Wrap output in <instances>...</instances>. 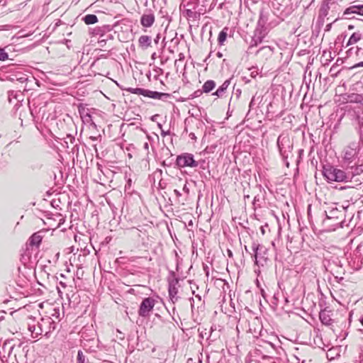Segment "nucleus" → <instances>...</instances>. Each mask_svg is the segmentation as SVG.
I'll use <instances>...</instances> for the list:
<instances>
[{"mask_svg": "<svg viewBox=\"0 0 363 363\" xmlns=\"http://www.w3.org/2000/svg\"><path fill=\"white\" fill-rule=\"evenodd\" d=\"M183 191L187 194L189 193V189L187 187L186 184H184Z\"/></svg>", "mask_w": 363, "mask_h": 363, "instance_id": "obj_35", "label": "nucleus"}, {"mask_svg": "<svg viewBox=\"0 0 363 363\" xmlns=\"http://www.w3.org/2000/svg\"><path fill=\"white\" fill-rule=\"evenodd\" d=\"M9 58L7 52H5L4 48H0V60L4 61Z\"/></svg>", "mask_w": 363, "mask_h": 363, "instance_id": "obj_29", "label": "nucleus"}, {"mask_svg": "<svg viewBox=\"0 0 363 363\" xmlns=\"http://www.w3.org/2000/svg\"><path fill=\"white\" fill-rule=\"evenodd\" d=\"M355 130L359 135V138L363 136V104L362 105V112L357 115Z\"/></svg>", "mask_w": 363, "mask_h": 363, "instance_id": "obj_9", "label": "nucleus"}, {"mask_svg": "<svg viewBox=\"0 0 363 363\" xmlns=\"http://www.w3.org/2000/svg\"><path fill=\"white\" fill-rule=\"evenodd\" d=\"M259 249V245L254 243L252 246V250L255 254V260H257V250Z\"/></svg>", "mask_w": 363, "mask_h": 363, "instance_id": "obj_30", "label": "nucleus"}, {"mask_svg": "<svg viewBox=\"0 0 363 363\" xmlns=\"http://www.w3.org/2000/svg\"><path fill=\"white\" fill-rule=\"evenodd\" d=\"M320 319L321 322L325 325H330V322L331 320L329 315H328L325 312L320 313Z\"/></svg>", "mask_w": 363, "mask_h": 363, "instance_id": "obj_24", "label": "nucleus"}, {"mask_svg": "<svg viewBox=\"0 0 363 363\" xmlns=\"http://www.w3.org/2000/svg\"><path fill=\"white\" fill-rule=\"evenodd\" d=\"M296 361H298L297 363H299V359L297 357H296Z\"/></svg>", "mask_w": 363, "mask_h": 363, "instance_id": "obj_51", "label": "nucleus"}, {"mask_svg": "<svg viewBox=\"0 0 363 363\" xmlns=\"http://www.w3.org/2000/svg\"><path fill=\"white\" fill-rule=\"evenodd\" d=\"M29 330L32 333V334L36 335V332L40 331L39 323L38 324V328H36L35 325L29 326ZM37 336L38 335H35V337Z\"/></svg>", "mask_w": 363, "mask_h": 363, "instance_id": "obj_31", "label": "nucleus"}, {"mask_svg": "<svg viewBox=\"0 0 363 363\" xmlns=\"http://www.w3.org/2000/svg\"><path fill=\"white\" fill-rule=\"evenodd\" d=\"M290 301L288 300V298H285V303L283 306V310L290 315L291 313H293L294 310V301H291V304H289Z\"/></svg>", "mask_w": 363, "mask_h": 363, "instance_id": "obj_20", "label": "nucleus"}, {"mask_svg": "<svg viewBox=\"0 0 363 363\" xmlns=\"http://www.w3.org/2000/svg\"><path fill=\"white\" fill-rule=\"evenodd\" d=\"M187 13H191V11L190 10H187Z\"/></svg>", "mask_w": 363, "mask_h": 363, "instance_id": "obj_53", "label": "nucleus"}, {"mask_svg": "<svg viewBox=\"0 0 363 363\" xmlns=\"http://www.w3.org/2000/svg\"><path fill=\"white\" fill-rule=\"evenodd\" d=\"M155 22V16L152 13L143 14L140 23L144 27H150Z\"/></svg>", "mask_w": 363, "mask_h": 363, "instance_id": "obj_12", "label": "nucleus"}, {"mask_svg": "<svg viewBox=\"0 0 363 363\" xmlns=\"http://www.w3.org/2000/svg\"><path fill=\"white\" fill-rule=\"evenodd\" d=\"M216 83L213 80L206 81L203 85V91L205 93H208L214 89Z\"/></svg>", "mask_w": 363, "mask_h": 363, "instance_id": "obj_19", "label": "nucleus"}, {"mask_svg": "<svg viewBox=\"0 0 363 363\" xmlns=\"http://www.w3.org/2000/svg\"><path fill=\"white\" fill-rule=\"evenodd\" d=\"M347 207L340 206L337 208L335 204V207H331L328 211H324L325 218L323 220V225L325 230L333 231L337 228L343 227Z\"/></svg>", "mask_w": 363, "mask_h": 363, "instance_id": "obj_1", "label": "nucleus"}, {"mask_svg": "<svg viewBox=\"0 0 363 363\" xmlns=\"http://www.w3.org/2000/svg\"><path fill=\"white\" fill-rule=\"evenodd\" d=\"M168 134H169V132H168V131H167V132H166V131H164V130H162L161 135H162L163 137L166 136V135H168Z\"/></svg>", "mask_w": 363, "mask_h": 363, "instance_id": "obj_36", "label": "nucleus"}, {"mask_svg": "<svg viewBox=\"0 0 363 363\" xmlns=\"http://www.w3.org/2000/svg\"><path fill=\"white\" fill-rule=\"evenodd\" d=\"M337 20H338V18H335V20L333 23H334V22L337 21Z\"/></svg>", "mask_w": 363, "mask_h": 363, "instance_id": "obj_56", "label": "nucleus"}, {"mask_svg": "<svg viewBox=\"0 0 363 363\" xmlns=\"http://www.w3.org/2000/svg\"><path fill=\"white\" fill-rule=\"evenodd\" d=\"M198 92H200V93H201V91H195V94H196Z\"/></svg>", "mask_w": 363, "mask_h": 363, "instance_id": "obj_54", "label": "nucleus"}, {"mask_svg": "<svg viewBox=\"0 0 363 363\" xmlns=\"http://www.w3.org/2000/svg\"><path fill=\"white\" fill-rule=\"evenodd\" d=\"M331 4L323 0L318 11V16L317 18V24L319 26H323L325 22V18L328 15Z\"/></svg>", "mask_w": 363, "mask_h": 363, "instance_id": "obj_7", "label": "nucleus"}, {"mask_svg": "<svg viewBox=\"0 0 363 363\" xmlns=\"http://www.w3.org/2000/svg\"><path fill=\"white\" fill-rule=\"evenodd\" d=\"M77 363H86L85 356L81 350H79L77 353Z\"/></svg>", "mask_w": 363, "mask_h": 363, "instance_id": "obj_27", "label": "nucleus"}, {"mask_svg": "<svg viewBox=\"0 0 363 363\" xmlns=\"http://www.w3.org/2000/svg\"><path fill=\"white\" fill-rule=\"evenodd\" d=\"M350 14H357L363 16V4L352 5L347 7L343 12L342 18L352 19L354 17H350Z\"/></svg>", "mask_w": 363, "mask_h": 363, "instance_id": "obj_8", "label": "nucleus"}, {"mask_svg": "<svg viewBox=\"0 0 363 363\" xmlns=\"http://www.w3.org/2000/svg\"><path fill=\"white\" fill-rule=\"evenodd\" d=\"M227 38V32L225 30H223L220 32L218 38V40L219 44L222 45L226 40Z\"/></svg>", "mask_w": 363, "mask_h": 363, "instance_id": "obj_25", "label": "nucleus"}, {"mask_svg": "<svg viewBox=\"0 0 363 363\" xmlns=\"http://www.w3.org/2000/svg\"><path fill=\"white\" fill-rule=\"evenodd\" d=\"M297 63H298V64L301 67V69H302V70L303 71V70H304V65H303V64H302V63H301V62H298Z\"/></svg>", "mask_w": 363, "mask_h": 363, "instance_id": "obj_39", "label": "nucleus"}, {"mask_svg": "<svg viewBox=\"0 0 363 363\" xmlns=\"http://www.w3.org/2000/svg\"><path fill=\"white\" fill-rule=\"evenodd\" d=\"M347 170L348 174H350V179L351 181L354 176L359 175L363 172V163H354V165L347 166Z\"/></svg>", "mask_w": 363, "mask_h": 363, "instance_id": "obj_10", "label": "nucleus"}, {"mask_svg": "<svg viewBox=\"0 0 363 363\" xmlns=\"http://www.w3.org/2000/svg\"><path fill=\"white\" fill-rule=\"evenodd\" d=\"M360 321H361L362 325H363V317L362 318Z\"/></svg>", "mask_w": 363, "mask_h": 363, "instance_id": "obj_50", "label": "nucleus"}, {"mask_svg": "<svg viewBox=\"0 0 363 363\" xmlns=\"http://www.w3.org/2000/svg\"><path fill=\"white\" fill-rule=\"evenodd\" d=\"M360 67H363V62H360L359 63L354 65L350 69H355V68Z\"/></svg>", "mask_w": 363, "mask_h": 363, "instance_id": "obj_33", "label": "nucleus"}, {"mask_svg": "<svg viewBox=\"0 0 363 363\" xmlns=\"http://www.w3.org/2000/svg\"><path fill=\"white\" fill-rule=\"evenodd\" d=\"M179 56V59L178 60H182L184 57V55L182 53H180Z\"/></svg>", "mask_w": 363, "mask_h": 363, "instance_id": "obj_42", "label": "nucleus"}, {"mask_svg": "<svg viewBox=\"0 0 363 363\" xmlns=\"http://www.w3.org/2000/svg\"><path fill=\"white\" fill-rule=\"evenodd\" d=\"M305 362H306V361H305V360H303V361L302 362V363H305Z\"/></svg>", "mask_w": 363, "mask_h": 363, "instance_id": "obj_58", "label": "nucleus"}, {"mask_svg": "<svg viewBox=\"0 0 363 363\" xmlns=\"http://www.w3.org/2000/svg\"><path fill=\"white\" fill-rule=\"evenodd\" d=\"M354 28V26L353 25L348 26V30H353Z\"/></svg>", "mask_w": 363, "mask_h": 363, "instance_id": "obj_43", "label": "nucleus"}, {"mask_svg": "<svg viewBox=\"0 0 363 363\" xmlns=\"http://www.w3.org/2000/svg\"><path fill=\"white\" fill-rule=\"evenodd\" d=\"M138 42L142 48H147L150 46L151 39L147 35H142L140 37Z\"/></svg>", "mask_w": 363, "mask_h": 363, "instance_id": "obj_17", "label": "nucleus"}, {"mask_svg": "<svg viewBox=\"0 0 363 363\" xmlns=\"http://www.w3.org/2000/svg\"><path fill=\"white\" fill-rule=\"evenodd\" d=\"M145 96H147L152 99H161L163 97L167 98L169 96V94L161 93L157 91H152L149 90H145Z\"/></svg>", "mask_w": 363, "mask_h": 363, "instance_id": "obj_13", "label": "nucleus"}, {"mask_svg": "<svg viewBox=\"0 0 363 363\" xmlns=\"http://www.w3.org/2000/svg\"><path fill=\"white\" fill-rule=\"evenodd\" d=\"M362 50V48H351L347 51V56H350L353 52H354L356 55L359 54V52Z\"/></svg>", "mask_w": 363, "mask_h": 363, "instance_id": "obj_28", "label": "nucleus"}, {"mask_svg": "<svg viewBox=\"0 0 363 363\" xmlns=\"http://www.w3.org/2000/svg\"><path fill=\"white\" fill-rule=\"evenodd\" d=\"M174 194H176V196H178V197H179V196H181V195H182V194H181V193H180L178 190H177V189H175V190L174 191Z\"/></svg>", "mask_w": 363, "mask_h": 363, "instance_id": "obj_37", "label": "nucleus"}, {"mask_svg": "<svg viewBox=\"0 0 363 363\" xmlns=\"http://www.w3.org/2000/svg\"><path fill=\"white\" fill-rule=\"evenodd\" d=\"M362 37V35L359 31L353 33L351 35V36L350 37V38L346 44V46H349L350 45L357 43L359 40H361Z\"/></svg>", "mask_w": 363, "mask_h": 363, "instance_id": "obj_15", "label": "nucleus"}, {"mask_svg": "<svg viewBox=\"0 0 363 363\" xmlns=\"http://www.w3.org/2000/svg\"><path fill=\"white\" fill-rule=\"evenodd\" d=\"M176 163L179 167H196L199 163L194 159V155L190 153H183L178 155Z\"/></svg>", "mask_w": 363, "mask_h": 363, "instance_id": "obj_4", "label": "nucleus"}, {"mask_svg": "<svg viewBox=\"0 0 363 363\" xmlns=\"http://www.w3.org/2000/svg\"><path fill=\"white\" fill-rule=\"evenodd\" d=\"M155 303L156 301L152 297H147L144 298L138 310L139 315L141 317L148 316L150 315V313L153 309Z\"/></svg>", "mask_w": 363, "mask_h": 363, "instance_id": "obj_5", "label": "nucleus"}, {"mask_svg": "<svg viewBox=\"0 0 363 363\" xmlns=\"http://www.w3.org/2000/svg\"><path fill=\"white\" fill-rule=\"evenodd\" d=\"M39 328L40 331L36 332V335L42 334V333L44 331L45 332V335H47L52 330H55V323L50 317H48L46 318H42L40 322H39Z\"/></svg>", "mask_w": 363, "mask_h": 363, "instance_id": "obj_6", "label": "nucleus"}, {"mask_svg": "<svg viewBox=\"0 0 363 363\" xmlns=\"http://www.w3.org/2000/svg\"><path fill=\"white\" fill-rule=\"evenodd\" d=\"M310 208H311V205L308 206V211H310Z\"/></svg>", "mask_w": 363, "mask_h": 363, "instance_id": "obj_52", "label": "nucleus"}, {"mask_svg": "<svg viewBox=\"0 0 363 363\" xmlns=\"http://www.w3.org/2000/svg\"><path fill=\"white\" fill-rule=\"evenodd\" d=\"M30 245H35L38 246L42 240V236L39 233H34L30 238Z\"/></svg>", "mask_w": 363, "mask_h": 363, "instance_id": "obj_18", "label": "nucleus"}, {"mask_svg": "<svg viewBox=\"0 0 363 363\" xmlns=\"http://www.w3.org/2000/svg\"><path fill=\"white\" fill-rule=\"evenodd\" d=\"M332 24H333V23H330L327 24V25H326V26H325V31H329V30H330V29H331V28H332Z\"/></svg>", "mask_w": 363, "mask_h": 363, "instance_id": "obj_34", "label": "nucleus"}, {"mask_svg": "<svg viewBox=\"0 0 363 363\" xmlns=\"http://www.w3.org/2000/svg\"><path fill=\"white\" fill-rule=\"evenodd\" d=\"M160 37L157 35V38L155 40V43H157L158 42Z\"/></svg>", "mask_w": 363, "mask_h": 363, "instance_id": "obj_46", "label": "nucleus"}, {"mask_svg": "<svg viewBox=\"0 0 363 363\" xmlns=\"http://www.w3.org/2000/svg\"><path fill=\"white\" fill-rule=\"evenodd\" d=\"M306 54V50H301L299 52H298V55L301 56V55H304Z\"/></svg>", "mask_w": 363, "mask_h": 363, "instance_id": "obj_38", "label": "nucleus"}, {"mask_svg": "<svg viewBox=\"0 0 363 363\" xmlns=\"http://www.w3.org/2000/svg\"><path fill=\"white\" fill-rule=\"evenodd\" d=\"M84 21L86 24H94L98 21V18L96 15L94 14H88L85 16L84 18Z\"/></svg>", "mask_w": 363, "mask_h": 363, "instance_id": "obj_21", "label": "nucleus"}, {"mask_svg": "<svg viewBox=\"0 0 363 363\" xmlns=\"http://www.w3.org/2000/svg\"><path fill=\"white\" fill-rule=\"evenodd\" d=\"M337 67H338V65H337V64L336 63L335 65H333L330 67V70H329V73H330V76H331L332 77H334V78H335V77H337L338 74L341 72V70H342V69H337Z\"/></svg>", "mask_w": 363, "mask_h": 363, "instance_id": "obj_22", "label": "nucleus"}, {"mask_svg": "<svg viewBox=\"0 0 363 363\" xmlns=\"http://www.w3.org/2000/svg\"><path fill=\"white\" fill-rule=\"evenodd\" d=\"M189 136L191 137V139H196V136H195V134L194 133H190Z\"/></svg>", "mask_w": 363, "mask_h": 363, "instance_id": "obj_41", "label": "nucleus"}, {"mask_svg": "<svg viewBox=\"0 0 363 363\" xmlns=\"http://www.w3.org/2000/svg\"><path fill=\"white\" fill-rule=\"evenodd\" d=\"M301 233H302V230L301 229L300 235H301V239L304 241V237H303V235H302Z\"/></svg>", "mask_w": 363, "mask_h": 363, "instance_id": "obj_45", "label": "nucleus"}, {"mask_svg": "<svg viewBox=\"0 0 363 363\" xmlns=\"http://www.w3.org/2000/svg\"><path fill=\"white\" fill-rule=\"evenodd\" d=\"M303 153V150H298V156H299V157H301Z\"/></svg>", "mask_w": 363, "mask_h": 363, "instance_id": "obj_40", "label": "nucleus"}, {"mask_svg": "<svg viewBox=\"0 0 363 363\" xmlns=\"http://www.w3.org/2000/svg\"><path fill=\"white\" fill-rule=\"evenodd\" d=\"M323 174L328 182H350V174H348L347 170L344 171L330 164L323 167Z\"/></svg>", "mask_w": 363, "mask_h": 363, "instance_id": "obj_2", "label": "nucleus"}, {"mask_svg": "<svg viewBox=\"0 0 363 363\" xmlns=\"http://www.w3.org/2000/svg\"><path fill=\"white\" fill-rule=\"evenodd\" d=\"M216 55H217V56H218V57H222V56H223L222 53H221V52H217V54H216Z\"/></svg>", "mask_w": 363, "mask_h": 363, "instance_id": "obj_44", "label": "nucleus"}, {"mask_svg": "<svg viewBox=\"0 0 363 363\" xmlns=\"http://www.w3.org/2000/svg\"><path fill=\"white\" fill-rule=\"evenodd\" d=\"M228 255H229L230 257H231V256H232V252H231V251H230V250H228Z\"/></svg>", "mask_w": 363, "mask_h": 363, "instance_id": "obj_47", "label": "nucleus"}, {"mask_svg": "<svg viewBox=\"0 0 363 363\" xmlns=\"http://www.w3.org/2000/svg\"><path fill=\"white\" fill-rule=\"evenodd\" d=\"M126 90L131 94H135L138 95L145 96V89H143L141 88H128Z\"/></svg>", "mask_w": 363, "mask_h": 363, "instance_id": "obj_23", "label": "nucleus"}, {"mask_svg": "<svg viewBox=\"0 0 363 363\" xmlns=\"http://www.w3.org/2000/svg\"><path fill=\"white\" fill-rule=\"evenodd\" d=\"M145 147L147 149L148 148V144L147 143L145 144Z\"/></svg>", "mask_w": 363, "mask_h": 363, "instance_id": "obj_48", "label": "nucleus"}, {"mask_svg": "<svg viewBox=\"0 0 363 363\" xmlns=\"http://www.w3.org/2000/svg\"><path fill=\"white\" fill-rule=\"evenodd\" d=\"M177 284H178L177 279H173L172 281H169V297H170L171 300L172 301V302H174V299H175V300L177 299V294L178 292V290L177 288Z\"/></svg>", "mask_w": 363, "mask_h": 363, "instance_id": "obj_11", "label": "nucleus"}, {"mask_svg": "<svg viewBox=\"0 0 363 363\" xmlns=\"http://www.w3.org/2000/svg\"><path fill=\"white\" fill-rule=\"evenodd\" d=\"M158 126H159L160 128H162V125H161V124H160V123L158 124Z\"/></svg>", "mask_w": 363, "mask_h": 363, "instance_id": "obj_55", "label": "nucleus"}, {"mask_svg": "<svg viewBox=\"0 0 363 363\" xmlns=\"http://www.w3.org/2000/svg\"><path fill=\"white\" fill-rule=\"evenodd\" d=\"M230 84V80H225L223 84L215 91L213 95H216L218 97L222 96L224 91L228 89Z\"/></svg>", "mask_w": 363, "mask_h": 363, "instance_id": "obj_16", "label": "nucleus"}, {"mask_svg": "<svg viewBox=\"0 0 363 363\" xmlns=\"http://www.w3.org/2000/svg\"><path fill=\"white\" fill-rule=\"evenodd\" d=\"M360 151V146L356 143H352L348 145L344 151V162L347 166L353 162L357 158Z\"/></svg>", "mask_w": 363, "mask_h": 363, "instance_id": "obj_3", "label": "nucleus"}, {"mask_svg": "<svg viewBox=\"0 0 363 363\" xmlns=\"http://www.w3.org/2000/svg\"><path fill=\"white\" fill-rule=\"evenodd\" d=\"M262 21V17H260V19L259 20V24H260V23H261V21Z\"/></svg>", "mask_w": 363, "mask_h": 363, "instance_id": "obj_49", "label": "nucleus"}, {"mask_svg": "<svg viewBox=\"0 0 363 363\" xmlns=\"http://www.w3.org/2000/svg\"><path fill=\"white\" fill-rule=\"evenodd\" d=\"M347 101L350 103H360L363 101V95L356 93L350 94L347 96Z\"/></svg>", "mask_w": 363, "mask_h": 363, "instance_id": "obj_14", "label": "nucleus"}, {"mask_svg": "<svg viewBox=\"0 0 363 363\" xmlns=\"http://www.w3.org/2000/svg\"><path fill=\"white\" fill-rule=\"evenodd\" d=\"M262 39V36H257V34H255V35L254 37V40L256 43H257L258 42L261 43Z\"/></svg>", "mask_w": 363, "mask_h": 363, "instance_id": "obj_32", "label": "nucleus"}, {"mask_svg": "<svg viewBox=\"0 0 363 363\" xmlns=\"http://www.w3.org/2000/svg\"><path fill=\"white\" fill-rule=\"evenodd\" d=\"M287 239L288 242L286 243V247L288 250L291 253L292 250L295 248V246L294 245L293 243V236L290 237L289 235H288Z\"/></svg>", "mask_w": 363, "mask_h": 363, "instance_id": "obj_26", "label": "nucleus"}, {"mask_svg": "<svg viewBox=\"0 0 363 363\" xmlns=\"http://www.w3.org/2000/svg\"><path fill=\"white\" fill-rule=\"evenodd\" d=\"M296 174H297V173H298V168H296Z\"/></svg>", "mask_w": 363, "mask_h": 363, "instance_id": "obj_57", "label": "nucleus"}]
</instances>
